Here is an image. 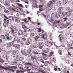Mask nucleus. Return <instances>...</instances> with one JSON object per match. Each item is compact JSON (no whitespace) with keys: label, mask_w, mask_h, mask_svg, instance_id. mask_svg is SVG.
Returning a JSON list of instances; mask_svg holds the SVG:
<instances>
[{"label":"nucleus","mask_w":73,"mask_h":73,"mask_svg":"<svg viewBox=\"0 0 73 73\" xmlns=\"http://www.w3.org/2000/svg\"><path fill=\"white\" fill-rule=\"evenodd\" d=\"M65 12H60L58 13V15L60 18H62L63 17H65Z\"/></svg>","instance_id":"1"},{"label":"nucleus","mask_w":73,"mask_h":73,"mask_svg":"<svg viewBox=\"0 0 73 73\" xmlns=\"http://www.w3.org/2000/svg\"><path fill=\"white\" fill-rule=\"evenodd\" d=\"M54 13H52L51 15V17L52 18L54 19L55 18H57V12L55 11Z\"/></svg>","instance_id":"2"},{"label":"nucleus","mask_w":73,"mask_h":73,"mask_svg":"<svg viewBox=\"0 0 73 73\" xmlns=\"http://www.w3.org/2000/svg\"><path fill=\"white\" fill-rule=\"evenodd\" d=\"M39 36H41V38H43V40H46V36H45V35H44V34H42L41 33H40L39 34Z\"/></svg>","instance_id":"3"},{"label":"nucleus","mask_w":73,"mask_h":73,"mask_svg":"<svg viewBox=\"0 0 73 73\" xmlns=\"http://www.w3.org/2000/svg\"><path fill=\"white\" fill-rule=\"evenodd\" d=\"M44 44H45L44 42H42L40 43V44L39 46V47L40 49H42V48L43 47V46H44Z\"/></svg>","instance_id":"4"},{"label":"nucleus","mask_w":73,"mask_h":73,"mask_svg":"<svg viewBox=\"0 0 73 73\" xmlns=\"http://www.w3.org/2000/svg\"><path fill=\"white\" fill-rule=\"evenodd\" d=\"M28 19H24L23 20L24 21H25V23H29V20L31 21V17H30L29 18L28 17Z\"/></svg>","instance_id":"5"},{"label":"nucleus","mask_w":73,"mask_h":73,"mask_svg":"<svg viewBox=\"0 0 73 73\" xmlns=\"http://www.w3.org/2000/svg\"><path fill=\"white\" fill-rule=\"evenodd\" d=\"M65 27H66V29H69V28H71V27H72V25H70V24H69L68 25H64Z\"/></svg>","instance_id":"6"},{"label":"nucleus","mask_w":73,"mask_h":73,"mask_svg":"<svg viewBox=\"0 0 73 73\" xmlns=\"http://www.w3.org/2000/svg\"><path fill=\"white\" fill-rule=\"evenodd\" d=\"M13 47L15 48V49H19L20 48V46L19 44H17L15 45H13Z\"/></svg>","instance_id":"7"},{"label":"nucleus","mask_w":73,"mask_h":73,"mask_svg":"<svg viewBox=\"0 0 73 73\" xmlns=\"http://www.w3.org/2000/svg\"><path fill=\"white\" fill-rule=\"evenodd\" d=\"M58 38L60 42H61L62 41V39H63V36H62V35H60L59 36Z\"/></svg>","instance_id":"8"},{"label":"nucleus","mask_w":73,"mask_h":73,"mask_svg":"<svg viewBox=\"0 0 73 73\" xmlns=\"http://www.w3.org/2000/svg\"><path fill=\"white\" fill-rule=\"evenodd\" d=\"M72 15V14L70 12H65V17H67V16H69Z\"/></svg>","instance_id":"9"},{"label":"nucleus","mask_w":73,"mask_h":73,"mask_svg":"<svg viewBox=\"0 0 73 73\" xmlns=\"http://www.w3.org/2000/svg\"><path fill=\"white\" fill-rule=\"evenodd\" d=\"M18 34L19 36H21L23 34V31L21 30H20L18 32Z\"/></svg>","instance_id":"10"},{"label":"nucleus","mask_w":73,"mask_h":73,"mask_svg":"<svg viewBox=\"0 0 73 73\" xmlns=\"http://www.w3.org/2000/svg\"><path fill=\"white\" fill-rule=\"evenodd\" d=\"M61 1H59L56 3V6L58 7H60L61 5Z\"/></svg>","instance_id":"11"},{"label":"nucleus","mask_w":73,"mask_h":73,"mask_svg":"<svg viewBox=\"0 0 73 73\" xmlns=\"http://www.w3.org/2000/svg\"><path fill=\"white\" fill-rule=\"evenodd\" d=\"M53 7H52V5H48V11H50L52 9Z\"/></svg>","instance_id":"12"},{"label":"nucleus","mask_w":73,"mask_h":73,"mask_svg":"<svg viewBox=\"0 0 73 73\" xmlns=\"http://www.w3.org/2000/svg\"><path fill=\"white\" fill-rule=\"evenodd\" d=\"M19 68L21 70H23V66L22 64H19L18 65Z\"/></svg>","instance_id":"13"},{"label":"nucleus","mask_w":73,"mask_h":73,"mask_svg":"<svg viewBox=\"0 0 73 73\" xmlns=\"http://www.w3.org/2000/svg\"><path fill=\"white\" fill-rule=\"evenodd\" d=\"M54 0L50 1L48 3V5H53L54 4Z\"/></svg>","instance_id":"14"},{"label":"nucleus","mask_w":73,"mask_h":73,"mask_svg":"<svg viewBox=\"0 0 73 73\" xmlns=\"http://www.w3.org/2000/svg\"><path fill=\"white\" fill-rule=\"evenodd\" d=\"M44 18H46V20L47 21H50V17H48V16H46V15H44Z\"/></svg>","instance_id":"15"},{"label":"nucleus","mask_w":73,"mask_h":73,"mask_svg":"<svg viewBox=\"0 0 73 73\" xmlns=\"http://www.w3.org/2000/svg\"><path fill=\"white\" fill-rule=\"evenodd\" d=\"M12 10L13 11H14V12H19V11H18V10H19V8H18V7H17L15 8L14 9H13Z\"/></svg>","instance_id":"16"},{"label":"nucleus","mask_w":73,"mask_h":73,"mask_svg":"<svg viewBox=\"0 0 73 73\" xmlns=\"http://www.w3.org/2000/svg\"><path fill=\"white\" fill-rule=\"evenodd\" d=\"M49 50L48 49V48H46L45 50H44L43 51V53H47L49 52Z\"/></svg>","instance_id":"17"},{"label":"nucleus","mask_w":73,"mask_h":73,"mask_svg":"<svg viewBox=\"0 0 73 73\" xmlns=\"http://www.w3.org/2000/svg\"><path fill=\"white\" fill-rule=\"evenodd\" d=\"M6 38L7 40H12V37L11 36H9Z\"/></svg>","instance_id":"18"},{"label":"nucleus","mask_w":73,"mask_h":73,"mask_svg":"<svg viewBox=\"0 0 73 73\" xmlns=\"http://www.w3.org/2000/svg\"><path fill=\"white\" fill-rule=\"evenodd\" d=\"M13 44V43H10L7 44V48H9L11 46H12V45Z\"/></svg>","instance_id":"19"},{"label":"nucleus","mask_w":73,"mask_h":73,"mask_svg":"<svg viewBox=\"0 0 73 73\" xmlns=\"http://www.w3.org/2000/svg\"><path fill=\"white\" fill-rule=\"evenodd\" d=\"M17 29L14 28L13 30L11 31V32H13L14 33H17Z\"/></svg>","instance_id":"20"},{"label":"nucleus","mask_w":73,"mask_h":73,"mask_svg":"<svg viewBox=\"0 0 73 73\" xmlns=\"http://www.w3.org/2000/svg\"><path fill=\"white\" fill-rule=\"evenodd\" d=\"M25 55H26V56H27L28 57H29L30 56H31V55H32V54H31V52H28L27 53H26Z\"/></svg>","instance_id":"21"},{"label":"nucleus","mask_w":73,"mask_h":73,"mask_svg":"<svg viewBox=\"0 0 73 73\" xmlns=\"http://www.w3.org/2000/svg\"><path fill=\"white\" fill-rule=\"evenodd\" d=\"M59 27L60 28H65V25L63 24H60L59 26Z\"/></svg>","instance_id":"22"},{"label":"nucleus","mask_w":73,"mask_h":73,"mask_svg":"<svg viewBox=\"0 0 73 73\" xmlns=\"http://www.w3.org/2000/svg\"><path fill=\"white\" fill-rule=\"evenodd\" d=\"M60 21H54V23L56 25H58Z\"/></svg>","instance_id":"23"},{"label":"nucleus","mask_w":73,"mask_h":73,"mask_svg":"<svg viewBox=\"0 0 73 73\" xmlns=\"http://www.w3.org/2000/svg\"><path fill=\"white\" fill-rule=\"evenodd\" d=\"M11 54L12 55H15L16 54V52L15 51H13L12 52Z\"/></svg>","instance_id":"24"},{"label":"nucleus","mask_w":73,"mask_h":73,"mask_svg":"<svg viewBox=\"0 0 73 73\" xmlns=\"http://www.w3.org/2000/svg\"><path fill=\"white\" fill-rule=\"evenodd\" d=\"M23 60L24 57H20L19 59V60L20 61H21Z\"/></svg>","instance_id":"25"},{"label":"nucleus","mask_w":73,"mask_h":73,"mask_svg":"<svg viewBox=\"0 0 73 73\" xmlns=\"http://www.w3.org/2000/svg\"><path fill=\"white\" fill-rule=\"evenodd\" d=\"M68 1V0H63V3L64 5H65V4H66V3H67V2Z\"/></svg>","instance_id":"26"},{"label":"nucleus","mask_w":73,"mask_h":73,"mask_svg":"<svg viewBox=\"0 0 73 73\" xmlns=\"http://www.w3.org/2000/svg\"><path fill=\"white\" fill-rule=\"evenodd\" d=\"M28 69V64H27L25 66V69L27 70Z\"/></svg>","instance_id":"27"},{"label":"nucleus","mask_w":73,"mask_h":73,"mask_svg":"<svg viewBox=\"0 0 73 73\" xmlns=\"http://www.w3.org/2000/svg\"><path fill=\"white\" fill-rule=\"evenodd\" d=\"M16 33L11 32V34L13 35V36H14V37H17V34H16Z\"/></svg>","instance_id":"28"},{"label":"nucleus","mask_w":73,"mask_h":73,"mask_svg":"<svg viewBox=\"0 0 73 73\" xmlns=\"http://www.w3.org/2000/svg\"><path fill=\"white\" fill-rule=\"evenodd\" d=\"M14 64H13V65H15L17 64V60H14Z\"/></svg>","instance_id":"29"},{"label":"nucleus","mask_w":73,"mask_h":73,"mask_svg":"<svg viewBox=\"0 0 73 73\" xmlns=\"http://www.w3.org/2000/svg\"><path fill=\"white\" fill-rule=\"evenodd\" d=\"M14 18L13 17H9V20H13Z\"/></svg>","instance_id":"30"},{"label":"nucleus","mask_w":73,"mask_h":73,"mask_svg":"<svg viewBox=\"0 0 73 73\" xmlns=\"http://www.w3.org/2000/svg\"><path fill=\"white\" fill-rule=\"evenodd\" d=\"M17 4L18 5L19 7H22V8H24V6L23 5L21 4H20L19 3H17Z\"/></svg>","instance_id":"31"},{"label":"nucleus","mask_w":73,"mask_h":73,"mask_svg":"<svg viewBox=\"0 0 73 73\" xmlns=\"http://www.w3.org/2000/svg\"><path fill=\"white\" fill-rule=\"evenodd\" d=\"M63 9V8L62 7H59V8H58V11L59 12H60V11H61V10H62V9Z\"/></svg>","instance_id":"32"},{"label":"nucleus","mask_w":73,"mask_h":73,"mask_svg":"<svg viewBox=\"0 0 73 73\" xmlns=\"http://www.w3.org/2000/svg\"><path fill=\"white\" fill-rule=\"evenodd\" d=\"M9 32H7V33L5 34V36L6 38L7 37H8L9 36Z\"/></svg>","instance_id":"33"},{"label":"nucleus","mask_w":73,"mask_h":73,"mask_svg":"<svg viewBox=\"0 0 73 73\" xmlns=\"http://www.w3.org/2000/svg\"><path fill=\"white\" fill-rule=\"evenodd\" d=\"M3 25H4L5 27H6L8 26V24H7V23L5 22H5L3 23Z\"/></svg>","instance_id":"34"},{"label":"nucleus","mask_w":73,"mask_h":73,"mask_svg":"<svg viewBox=\"0 0 73 73\" xmlns=\"http://www.w3.org/2000/svg\"><path fill=\"white\" fill-rule=\"evenodd\" d=\"M1 38L3 39V40H5V36L3 35H1Z\"/></svg>","instance_id":"35"},{"label":"nucleus","mask_w":73,"mask_h":73,"mask_svg":"<svg viewBox=\"0 0 73 73\" xmlns=\"http://www.w3.org/2000/svg\"><path fill=\"white\" fill-rule=\"evenodd\" d=\"M38 38H39V36H36L35 37V40L36 41H37V40L38 39Z\"/></svg>","instance_id":"36"},{"label":"nucleus","mask_w":73,"mask_h":73,"mask_svg":"<svg viewBox=\"0 0 73 73\" xmlns=\"http://www.w3.org/2000/svg\"><path fill=\"white\" fill-rule=\"evenodd\" d=\"M22 28H23V29H24L25 30L27 29V27H26V26L25 25L22 26Z\"/></svg>","instance_id":"37"},{"label":"nucleus","mask_w":73,"mask_h":73,"mask_svg":"<svg viewBox=\"0 0 73 73\" xmlns=\"http://www.w3.org/2000/svg\"><path fill=\"white\" fill-rule=\"evenodd\" d=\"M36 56H31V58L32 59H36Z\"/></svg>","instance_id":"38"},{"label":"nucleus","mask_w":73,"mask_h":73,"mask_svg":"<svg viewBox=\"0 0 73 73\" xmlns=\"http://www.w3.org/2000/svg\"><path fill=\"white\" fill-rule=\"evenodd\" d=\"M44 64L46 66H47L48 65V62L46 61L44 62Z\"/></svg>","instance_id":"39"},{"label":"nucleus","mask_w":73,"mask_h":73,"mask_svg":"<svg viewBox=\"0 0 73 73\" xmlns=\"http://www.w3.org/2000/svg\"><path fill=\"white\" fill-rule=\"evenodd\" d=\"M25 45H29L30 44V42L29 41L25 43Z\"/></svg>","instance_id":"40"},{"label":"nucleus","mask_w":73,"mask_h":73,"mask_svg":"<svg viewBox=\"0 0 73 73\" xmlns=\"http://www.w3.org/2000/svg\"><path fill=\"white\" fill-rule=\"evenodd\" d=\"M49 43L50 44H51L52 45H53V44H54V43L53 42L52 40L50 41L49 42Z\"/></svg>","instance_id":"41"},{"label":"nucleus","mask_w":73,"mask_h":73,"mask_svg":"<svg viewBox=\"0 0 73 73\" xmlns=\"http://www.w3.org/2000/svg\"><path fill=\"white\" fill-rule=\"evenodd\" d=\"M32 53L33 54H38L39 53L37 51V52H35V51H33Z\"/></svg>","instance_id":"42"},{"label":"nucleus","mask_w":73,"mask_h":73,"mask_svg":"<svg viewBox=\"0 0 73 73\" xmlns=\"http://www.w3.org/2000/svg\"><path fill=\"white\" fill-rule=\"evenodd\" d=\"M4 12L5 13H8L9 12V11L7 9H5L4 10Z\"/></svg>","instance_id":"43"},{"label":"nucleus","mask_w":73,"mask_h":73,"mask_svg":"<svg viewBox=\"0 0 73 73\" xmlns=\"http://www.w3.org/2000/svg\"><path fill=\"white\" fill-rule=\"evenodd\" d=\"M30 36L31 37H35V35H34V33H31L30 35Z\"/></svg>","instance_id":"44"},{"label":"nucleus","mask_w":73,"mask_h":73,"mask_svg":"<svg viewBox=\"0 0 73 73\" xmlns=\"http://www.w3.org/2000/svg\"><path fill=\"white\" fill-rule=\"evenodd\" d=\"M58 53L59 54H60V55H62V52L61 51V50H59L58 51Z\"/></svg>","instance_id":"45"},{"label":"nucleus","mask_w":73,"mask_h":73,"mask_svg":"<svg viewBox=\"0 0 73 73\" xmlns=\"http://www.w3.org/2000/svg\"><path fill=\"white\" fill-rule=\"evenodd\" d=\"M32 1L34 3H37L38 0H32Z\"/></svg>","instance_id":"46"},{"label":"nucleus","mask_w":73,"mask_h":73,"mask_svg":"<svg viewBox=\"0 0 73 73\" xmlns=\"http://www.w3.org/2000/svg\"><path fill=\"white\" fill-rule=\"evenodd\" d=\"M15 21H16V22H17V23H19L20 22V20L17 19H15Z\"/></svg>","instance_id":"47"},{"label":"nucleus","mask_w":73,"mask_h":73,"mask_svg":"<svg viewBox=\"0 0 73 73\" xmlns=\"http://www.w3.org/2000/svg\"><path fill=\"white\" fill-rule=\"evenodd\" d=\"M19 9L21 12H23V9L21 8H19Z\"/></svg>","instance_id":"48"},{"label":"nucleus","mask_w":73,"mask_h":73,"mask_svg":"<svg viewBox=\"0 0 73 73\" xmlns=\"http://www.w3.org/2000/svg\"><path fill=\"white\" fill-rule=\"evenodd\" d=\"M9 15H13V12L12 11H10L9 13Z\"/></svg>","instance_id":"49"},{"label":"nucleus","mask_w":73,"mask_h":73,"mask_svg":"<svg viewBox=\"0 0 73 73\" xmlns=\"http://www.w3.org/2000/svg\"><path fill=\"white\" fill-rule=\"evenodd\" d=\"M20 57V56L18 55L16 56V58H17V59H18V60L19 59Z\"/></svg>","instance_id":"50"},{"label":"nucleus","mask_w":73,"mask_h":73,"mask_svg":"<svg viewBox=\"0 0 73 73\" xmlns=\"http://www.w3.org/2000/svg\"><path fill=\"white\" fill-rule=\"evenodd\" d=\"M0 61L1 62H4V60L1 58L0 59Z\"/></svg>","instance_id":"51"},{"label":"nucleus","mask_w":73,"mask_h":73,"mask_svg":"<svg viewBox=\"0 0 73 73\" xmlns=\"http://www.w3.org/2000/svg\"><path fill=\"white\" fill-rule=\"evenodd\" d=\"M19 15H20V14L19 13H17V14H16V16L17 17H19Z\"/></svg>","instance_id":"52"},{"label":"nucleus","mask_w":73,"mask_h":73,"mask_svg":"<svg viewBox=\"0 0 73 73\" xmlns=\"http://www.w3.org/2000/svg\"><path fill=\"white\" fill-rule=\"evenodd\" d=\"M15 28H14L13 27V26H12L11 27V31H13V29H14Z\"/></svg>","instance_id":"53"},{"label":"nucleus","mask_w":73,"mask_h":73,"mask_svg":"<svg viewBox=\"0 0 73 73\" xmlns=\"http://www.w3.org/2000/svg\"><path fill=\"white\" fill-rule=\"evenodd\" d=\"M34 68L35 69H37L38 68V66L37 65H34Z\"/></svg>","instance_id":"54"},{"label":"nucleus","mask_w":73,"mask_h":73,"mask_svg":"<svg viewBox=\"0 0 73 73\" xmlns=\"http://www.w3.org/2000/svg\"><path fill=\"white\" fill-rule=\"evenodd\" d=\"M18 39V38L16 36V37H15L14 38V40H15V41H17Z\"/></svg>","instance_id":"55"},{"label":"nucleus","mask_w":73,"mask_h":73,"mask_svg":"<svg viewBox=\"0 0 73 73\" xmlns=\"http://www.w3.org/2000/svg\"><path fill=\"white\" fill-rule=\"evenodd\" d=\"M39 31H38V32L40 33L41 32V28H39L38 29Z\"/></svg>","instance_id":"56"},{"label":"nucleus","mask_w":73,"mask_h":73,"mask_svg":"<svg viewBox=\"0 0 73 73\" xmlns=\"http://www.w3.org/2000/svg\"><path fill=\"white\" fill-rule=\"evenodd\" d=\"M41 7H42V5H40L38 6V8H41Z\"/></svg>","instance_id":"57"},{"label":"nucleus","mask_w":73,"mask_h":73,"mask_svg":"<svg viewBox=\"0 0 73 73\" xmlns=\"http://www.w3.org/2000/svg\"><path fill=\"white\" fill-rule=\"evenodd\" d=\"M73 36V35L72 34V33H71L70 35V37H72Z\"/></svg>","instance_id":"58"},{"label":"nucleus","mask_w":73,"mask_h":73,"mask_svg":"<svg viewBox=\"0 0 73 73\" xmlns=\"http://www.w3.org/2000/svg\"><path fill=\"white\" fill-rule=\"evenodd\" d=\"M54 53L53 52H50V56H52V55H53Z\"/></svg>","instance_id":"59"},{"label":"nucleus","mask_w":73,"mask_h":73,"mask_svg":"<svg viewBox=\"0 0 73 73\" xmlns=\"http://www.w3.org/2000/svg\"><path fill=\"white\" fill-rule=\"evenodd\" d=\"M68 20V18H64V21H66Z\"/></svg>","instance_id":"60"},{"label":"nucleus","mask_w":73,"mask_h":73,"mask_svg":"<svg viewBox=\"0 0 73 73\" xmlns=\"http://www.w3.org/2000/svg\"><path fill=\"white\" fill-rule=\"evenodd\" d=\"M46 13H48V12H49V10H48V9H47V10H46Z\"/></svg>","instance_id":"61"},{"label":"nucleus","mask_w":73,"mask_h":73,"mask_svg":"<svg viewBox=\"0 0 73 73\" xmlns=\"http://www.w3.org/2000/svg\"><path fill=\"white\" fill-rule=\"evenodd\" d=\"M10 70H11V71H12V72H15V70L12 69H10Z\"/></svg>","instance_id":"62"},{"label":"nucleus","mask_w":73,"mask_h":73,"mask_svg":"<svg viewBox=\"0 0 73 73\" xmlns=\"http://www.w3.org/2000/svg\"><path fill=\"white\" fill-rule=\"evenodd\" d=\"M69 9H70L69 8H67L66 9V11H69Z\"/></svg>","instance_id":"63"},{"label":"nucleus","mask_w":73,"mask_h":73,"mask_svg":"<svg viewBox=\"0 0 73 73\" xmlns=\"http://www.w3.org/2000/svg\"><path fill=\"white\" fill-rule=\"evenodd\" d=\"M22 39L23 40V41H25V40H26V39L24 38H23Z\"/></svg>","instance_id":"64"}]
</instances>
